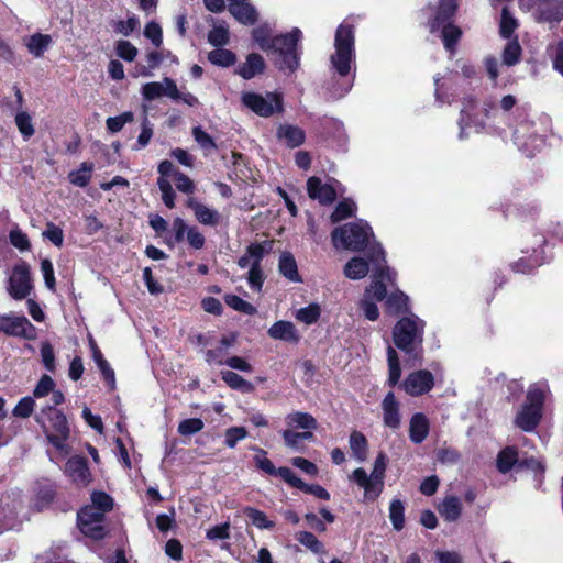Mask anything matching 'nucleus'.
Returning a JSON list of instances; mask_svg holds the SVG:
<instances>
[{"label": "nucleus", "instance_id": "1", "mask_svg": "<svg viewBox=\"0 0 563 563\" xmlns=\"http://www.w3.org/2000/svg\"><path fill=\"white\" fill-rule=\"evenodd\" d=\"M252 38L263 52L278 54L276 65L279 70L291 74L298 69L302 38L300 29L292 27L290 32L273 36L267 25H260L252 30Z\"/></svg>", "mask_w": 563, "mask_h": 563}, {"label": "nucleus", "instance_id": "2", "mask_svg": "<svg viewBox=\"0 0 563 563\" xmlns=\"http://www.w3.org/2000/svg\"><path fill=\"white\" fill-rule=\"evenodd\" d=\"M334 48L330 57L331 66L340 77H346L352 66H356L355 25L347 19L335 31Z\"/></svg>", "mask_w": 563, "mask_h": 563}, {"label": "nucleus", "instance_id": "3", "mask_svg": "<svg viewBox=\"0 0 563 563\" xmlns=\"http://www.w3.org/2000/svg\"><path fill=\"white\" fill-rule=\"evenodd\" d=\"M426 322L413 313L401 317L393 328L396 347L413 358L421 357Z\"/></svg>", "mask_w": 563, "mask_h": 563}, {"label": "nucleus", "instance_id": "4", "mask_svg": "<svg viewBox=\"0 0 563 563\" xmlns=\"http://www.w3.org/2000/svg\"><path fill=\"white\" fill-rule=\"evenodd\" d=\"M48 443L63 451L70 437V428L65 413L54 406H44L34 417Z\"/></svg>", "mask_w": 563, "mask_h": 563}, {"label": "nucleus", "instance_id": "5", "mask_svg": "<svg viewBox=\"0 0 563 563\" xmlns=\"http://www.w3.org/2000/svg\"><path fill=\"white\" fill-rule=\"evenodd\" d=\"M387 468V456L379 452L374 461L371 475H367L363 467L355 468L350 479L364 489V498L367 500L377 499L384 490V481Z\"/></svg>", "mask_w": 563, "mask_h": 563}, {"label": "nucleus", "instance_id": "6", "mask_svg": "<svg viewBox=\"0 0 563 563\" xmlns=\"http://www.w3.org/2000/svg\"><path fill=\"white\" fill-rule=\"evenodd\" d=\"M373 235L372 228L367 223L351 222L333 229L331 239L335 249L353 252L364 251Z\"/></svg>", "mask_w": 563, "mask_h": 563}, {"label": "nucleus", "instance_id": "7", "mask_svg": "<svg viewBox=\"0 0 563 563\" xmlns=\"http://www.w3.org/2000/svg\"><path fill=\"white\" fill-rule=\"evenodd\" d=\"M545 402V394L538 386H530L525 402L515 417V424L525 432H532L539 426Z\"/></svg>", "mask_w": 563, "mask_h": 563}, {"label": "nucleus", "instance_id": "8", "mask_svg": "<svg viewBox=\"0 0 563 563\" xmlns=\"http://www.w3.org/2000/svg\"><path fill=\"white\" fill-rule=\"evenodd\" d=\"M104 518L106 515L95 506L85 505L77 511V527L85 537L100 541L108 536V529L101 525Z\"/></svg>", "mask_w": 563, "mask_h": 563}, {"label": "nucleus", "instance_id": "9", "mask_svg": "<svg viewBox=\"0 0 563 563\" xmlns=\"http://www.w3.org/2000/svg\"><path fill=\"white\" fill-rule=\"evenodd\" d=\"M242 102L260 117L269 118L275 113L284 111L283 97L276 92H267L262 96L256 92H245L242 96Z\"/></svg>", "mask_w": 563, "mask_h": 563}, {"label": "nucleus", "instance_id": "10", "mask_svg": "<svg viewBox=\"0 0 563 563\" xmlns=\"http://www.w3.org/2000/svg\"><path fill=\"white\" fill-rule=\"evenodd\" d=\"M8 284L7 289L12 299H26L33 290L30 265L26 262L15 264Z\"/></svg>", "mask_w": 563, "mask_h": 563}, {"label": "nucleus", "instance_id": "11", "mask_svg": "<svg viewBox=\"0 0 563 563\" xmlns=\"http://www.w3.org/2000/svg\"><path fill=\"white\" fill-rule=\"evenodd\" d=\"M0 332L25 340H34L36 338V328L25 316L1 314Z\"/></svg>", "mask_w": 563, "mask_h": 563}, {"label": "nucleus", "instance_id": "12", "mask_svg": "<svg viewBox=\"0 0 563 563\" xmlns=\"http://www.w3.org/2000/svg\"><path fill=\"white\" fill-rule=\"evenodd\" d=\"M534 238L537 246L532 247V253L511 263L510 267L515 273L530 274L544 263L543 247L547 244V239L542 234H536Z\"/></svg>", "mask_w": 563, "mask_h": 563}, {"label": "nucleus", "instance_id": "13", "mask_svg": "<svg viewBox=\"0 0 563 563\" xmlns=\"http://www.w3.org/2000/svg\"><path fill=\"white\" fill-rule=\"evenodd\" d=\"M65 474L78 487H87L92 482L88 460L82 455H73L67 460Z\"/></svg>", "mask_w": 563, "mask_h": 563}, {"label": "nucleus", "instance_id": "14", "mask_svg": "<svg viewBox=\"0 0 563 563\" xmlns=\"http://www.w3.org/2000/svg\"><path fill=\"white\" fill-rule=\"evenodd\" d=\"M433 386L434 376L428 369H419L410 373L401 384L404 390L413 397L429 393Z\"/></svg>", "mask_w": 563, "mask_h": 563}, {"label": "nucleus", "instance_id": "15", "mask_svg": "<svg viewBox=\"0 0 563 563\" xmlns=\"http://www.w3.org/2000/svg\"><path fill=\"white\" fill-rule=\"evenodd\" d=\"M273 240L250 243L244 254L238 260V266L240 268H246L247 266L262 267V261L273 251Z\"/></svg>", "mask_w": 563, "mask_h": 563}, {"label": "nucleus", "instance_id": "16", "mask_svg": "<svg viewBox=\"0 0 563 563\" xmlns=\"http://www.w3.org/2000/svg\"><path fill=\"white\" fill-rule=\"evenodd\" d=\"M251 449L257 452V454L254 456V463L258 470L271 476H280L285 483L288 485L290 484L295 473L289 467H276L274 463L266 456L267 452L262 448L253 445Z\"/></svg>", "mask_w": 563, "mask_h": 563}, {"label": "nucleus", "instance_id": "17", "mask_svg": "<svg viewBox=\"0 0 563 563\" xmlns=\"http://www.w3.org/2000/svg\"><path fill=\"white\" fill-rule=\"evenodd\" d=\"M307 194L310 199L318 200L322 206L332 205L336 200V190L332 185L323 184L317 176L307 180Z\"/></svg>", "mask_w": 563, "mask_h": 563}, {"label": "nucleus", "instance_id": "18", "mask_svg": "<svg viewBox=\"0 0 563 563\" xmlns=\"http://www.w3.org/2000/svg\"><path fill=\"white\" fill-rule=\"evenodd\" d=\"M457 8V0H439L433 16L428 21L429 31L434 33L440 30L442 25L452 23Z\"/></svg>", "mask_w": 563, "mask_h": 563}, {"label": "nucleus", "instance_id": "19", "mask_svg": "<svg viewBox=\"0 0 563 563\" xmlns=\"http://www.w3.org/2000/svg\"><path fill=\"white\" fill-rule=\"evenodd\" d=\"M539 23H560L563 20V0H547L541 2L536 12Z\"/></svg>", "mask_w": 563, "mask_h": 563}, {"label": "nucleus", "instance_id": "20", "mask_svg": "<svg viewBox=\"0 0 563 563\" xmlns=\"http://www.w3.org/2000/svg\"><path fill=\"white\" fill-rule=\"evenodd\" d=\"M88 343H89V347H90V351L92 354V358H93L96 365L98 366L104 382L111 389H114V387H115L114 371L111 368L108 361L103 357L101 350L99 349L97 342L90 334L88 336Z\"/></svg>", "mask_w": 563, "mask_h": 563}, {"label": "nucleus", "instance_id": "21", "mask_svg": "<svg viewBox=\"0 0 563 563\" xmlns=\"http://www.w3.org/2000/svg\"><path fill=\"white\" fill-rule=\"evenodd\" d=\"M430 432V421L423 412H416L409 421V439L415 444L422 443Z\"/></svg>", "mask_w": 563, "mask_h": 563}, {"label": "nucleus", "instance_id": "22", "mask_svg": "<svg viewBox=\"0 0 563 563\" xmlns=\"http://www.w3.org/2000/svg\"><path fill=\"white\" fill-rule=\"evenodd\" d=\"M266 68L265 60L258 53H251L246 56V60L240 64L235 69V74L241 76L245 80H250L257 75L264 73Z\"/></svg>", "mask_w": 563, "mask_h": 563}, {"label": "nucleus", "instance_id": "23", "mask_svg": "<svg viewBox=\"0 0 563 563\" xmlns=\"http://www.w3.org/2000/svg\"><path fill=\"white\" fill-rule=\"evenodd\" d=\"M384 424L391 429L400 427L399 402L396 400L395 394L388 391L382 402Z\"/></svg>", "mask_w": 563, "mask_h": 563}, {"label": "nucleus", "instance_id": "24", "mask_svg": "<svg viewBox=\"0 0 563 563\" xmlns=\"http://www.w3.org/2000/svg\"><path fill=\"white\" fill-rule=\"evenodd\" d=\"M186 206L194 211L199 223L210 227H217L220 223V214L218 211L210 209L194 198H189Z\"/></svg>", "mask_w": 563, "mask_h": 563}, {"label": "nucleus", "instance_id": "25", "mask_svg": "<svg viewBox=\"0 0 563 563\" xmlns=\"http://www.w3.org/2000/svg\"><path fill=\"white\" fill-rule=\"evenodd\" d=\"M269 338L285 342L297 343L299 335L295 324L290 321L279 320L273 323L267 331Z\"/></svg>", "mask_w": 563, "mask_h": 563}, {"label": "nucleus", "instance_id": "26", "mask_svg": "<svg viewBox=\"0 0 563 563\" xmlns=\"http://www.w3.org/2000/svg\"><path fill=\"white\" fill-rule=\"evenodd\" d=\"M276 136L279 140H284L286 145L290 148L298 147L306 141L305 131L292 124H280L277 129Z\"/></svg>", "mask_w": 563, "mask_h": 563}, {"label": "nucleus", "instance_id": "27", "mask_svg": "<svg viewBox=\"0 0 563 563\" xmlns=\"http://www.w3.org/2000/svg\"><path fill=\"white\" fill-rule=\"evenodd\" d=\"M57 495V486L55 483L45 482L38 484L34 496V508L37 511H43L48 508L55 500Z\"/></svg>", "mask_w": 563, "mask_h": 563}, {"label": "nucleus", "instance_id": "28", "mask_svg": "<svg viewBox=\"0 0 563 563\" xmlns=\"http://www.w3.org/2000/svg\"><path fill=\"white\" fill-rule=\"evenodd\" d=\"M519 450L515 445H507L501 449L496 457V467L499 473L507 474L517 467Z\"/></svg>", "mask_w": 563, "mask_h": 563}, {"label": "nucleus", "instance_id": "29", "mask_svg": "<svg viewBox=\"0 0 563 563\" xmlns=\"http://www.w3.org/2000/svg\"><path fill=\"white\" fill-rule=\"evenodd\" d=\"M385 310L390 316H400L409 312V297L400 290L391 292L385 300Z\"/></svg>", "mask_w": 563, "mask_h": 563}, {"label": "nucleus", "instance_id": "30", "mask_svg": "<svg viewBox=\"0 0 563 563\" xmlns=\"http://www.w3.org/2000/svg\"><path fill=\"white\" fill-rule=\"evenodd\" d=\"M279 273L292 283H302L297 262L290 252H283L278 261Z\"/></svg>", "mask_w": 563, "mask_h": 563}, {"label": "nucleus", "instance_id": "31", "mask_svg": "<svg viewBox=\"0 0 563 563\" xmlns=\"http://www.w3.org/2000/svg\"><path fill=\"white\" fill-rule=\"evenodd\" d=\"M439 512L445 521L454 522L462 515V504L456 496H446L439 506Z\"/></svg>", "mask_w": 563, "mask_h": 563}, {"label": "nucleus", "instance_id": "32", "mask_svg": "<svg viewBox=\"0 0 563 563\" xmlns=\"http://www.w3.org/2000/svg\"><path fill=\"white\" fill-rule=\"evenodd\" d=\"M369 272L368 261L354 256L344 266V275L352 280L364 278Z\"/></svg>", "mask_w": 563, "mask_h": 563}, {"label": "nucleus", "instance_id": "33", "mask_svg": "<svg viewBox=\"0 0 563 563\" xmlns=\"http://www.w3.org/2000/svg\"><path fill=\"white\" fill-rule=\"evenodd\" d=\"M386 268H379L372 280L371 285L366 287L364 296L375 299L376 301H383L387 298V287L383 282Z\"/></svg>", "mask_w": 563, "mask_h": 563}, {"label": "nucleus", "instance_id": "34", "mask_svg": "<svg viewBox=\"0 0 563 563\" xmlns=\"http://www.w3.org/2000/svg\"><path fill=\"white\" fill-rule=\"evenodd\" d=\"M221 378L230 388L234 390H239L244 394H251L255 390V387L251 382L244 379L241 375L233 371H222Z\"/></svg>", "mask_w": 563, "mask_h": 563}, {"label": "nucleus", "instance_id": "35", "mask_svg": "<svg viewBox=\"0 0 563 563\" xmlns=\"http://www.w3.org/2000/svg\"><path fill=\"white\" fill-rule=\"evenodd\" d=\"M441 27L444 48L450 53H455L456 46L463 35L461 27L453 23H448Z\"/></svg>", "mask_w": 563, "mask_h": 563}, {"label": "nucleus", "instance_id": "36", "mask_svg": "<svg viewBox=\"0 0 563 563\" xmlns=\"http://www.w3.org/2000/svg\"><path fill=\"white\" fill-rule=\"evenodd\" d=\"M52 44V37L48 34L35 33L26 41V47L34 57H42Z\"/></svg>", "mask_w": 563, "mask_h": 563}, {"label": "nucleus", "instance_id": "37", "mask_svg": "<svg viewBox=\"0 0 563 563\" xmlns=\"http://www.w3.org/2000/svg\"><path fill=\"white\" fill-rule=\"evenodd\" d=\"M289 486L297 488L306 494L313 495L314 497L322 500H329L331 497L330 493L323 486L319 484H307L296 474L291 478Z\"/></svg>", "mask_w": 563, "mask_h": 563}, {"label": "nucleus", "instance_id": "38", "mask_svg": "<svg viewBox=\"0 0 563 563\" xmlns=\"http://www.w3.org/2000/svg\"><path fill=\"white\" fill-rule=\"evenodd\" d=\"M349 442L354 457L360 462L365 461L368 452V441L366 437L362 432L354 430L350 434Z\"/></svg>", "mask_w": 563, "mask_h": 563}, {"label": "nucleus", "instance_id": "39", "mask_svg": "<svg viewBox=\"0 0 563 563\" xmlns=\"http://www.w3.org/2000/svg\"><path fill=\"white\" fill-rule=\"evenodd\" d=\"M229 12L242 24L244 25H253L257 21V12L253 5H251L247 0L242 4L229 10Z\"/></svg>", "mask_w": 563, "mask_h": 563}, {"label": "nucleus", "instance_id": "40", "mask_svg": "<svg viewBox=\"0 0 563 563\" xmlns=\"http://www.w3.org/2000/svg\"><path fill=\"white\" fill-rule=\"evenodd\" d=\"M208 60L219 67H230L236 63V55L230 49L217 47L208 53Z\"/></svg>", "mask_w": 563, "mask_h": 563}, {"label": "nucleus", "instance_id": "41", "mask_svg": "<svg viewBox=\"0 0 563 563\" xmlns=\"http://www.w3.org/2000/svg\"><path fill=\"white\" fill-rule=\"evenodd\" d=\"M95 165L91 162H84L80 164L79 169L71 170L68 174V180L70 184L78 187H86L90 183L91 173L93 172Z\"/></svg>", "mask_w": 563, "mask_h": 563}, {"label": "nucleus", "instance_id": "42", "mask_svg": "<svg viewBox=\"0 0 563 563\" xmlns=\"http://www.w3.org/2000/svg\"><path fill=\"white\" fill-rule=\"evenodd\" d=\"M242 512L249 518L251 523L258 529H272L275 527V522L269 520L263 510L252 506H245Z\"/></svg>", "mask_w": 563, "mask_h": 563}, {"label": "nucleus", "instance_id": "43", "mask_svg": "<svg viewBox=\"0 0 563 563\" xmlns=\"http://www.w3.org/2000/svg\"><path fill=\"white\" fill-rule=\"evenodd\" d=\"M387 362L389 372L387 383L390 387H395L400 380L401 367L398 354L391 346L387 349Z\"/></svg>", "mask_w": 563, "mask_h": 563}, {"label": "nucleus", "instance_id": "44", "mask_svg": "<svg viewBox=\"0 0 563 563\" xmlns=\"http://www.w3.org/2000/svg\"><path fill=\"white\" fill-rule=\"evenodd\" d=\"M287 424L290 427H297L306 430H316L318 422L316 418L308 412H294L287 416Z\"/></svg>", "mask_w": 563, "mask_h": 563}, {"label": "nucleus", "instance_id": "45", "mask_svg": "<svg viewBox=\"0 0 563 563\" xmlns=\"http://www.w3.org/2000/svg\"><path fill=\"white\" fill-rule=\"evenodd\" d=\"M356 205L351 199L341 200L330 216V220L332 223L341 222L347 218H351L355 214Z\"/></svg>", "mask_w": 563, "mask_h": 563}, {"label": "nucleus", "instance_id": "46", "mask_svg": "<svg viewBox=\"0 0 563 563\" xmlns=\"http://www.w3.org/2000/svg\"><path fill=\"white\" fill-rule=\"evenodd\" d=\"M389 519L396 531H401L405 527V504L399 498H394L389 505Z\"/></svg>", "mask_w": 563, "mask_h": 563}, {"label": "nucleus", "instance_id": "47", "mask_svg": "<svg viewBox=\"0 0 563 563\" xmlns=\"http://www.w3.org/2000/svg\"><path fill=\"white\" fill-rule=\"evenodd\" d=\"M223 300L225 305H228L233 310L242 312L247 316H253L257 311L252 303L245 301L244 299L234 294H225L223 296Z\"/></svg>", "mask_w": 563, "mask_h": 563}, {"label": "nucleus", "instance_id": "48", "mask_svg": "<svg viewBox=\"0 0 563 563\" xmlns=\"http://www.w3.org/2000/svg\"><path fill=\"white\" fill-rule=\"evenodd\" d=\"M295 539L314 554L324 552L323 543L310 531H299L295 534Z\"/></svg>", "mask_w": 563, "mask_h": 563}, {"label": "nucleus", "instance_id": "49", "mask_svg": "<svg viewBox=\"0 0 563 563\" xmlns=\"http://www.w3.org/2000/svg\"><path fill=\"white\" fill-rule=\"evenodd\" d=\"M477 101L473 96L465 97L463 99V108L460 113L459 124L461 128L460 136L462 137L464 129L473 123L472 111L476 108Z\"/></svg>", "mask_w": 563, "mask_h": 563}, {"label": "nucleus", "instance_id": "50", "mask_svg": "<svg viewBox=\"0 0 563 563\" xmlns=\"http://www.w3.org/2000/svg\"><path fill=\"white\" fill-rule=\"evenodd\" d=\"M90 498L91 504L89 505L95 506V509H98L104 515L113 509V498L103 490H93Z\"/></svg>", "mask_w": 563, "mask_h": 563}, {"label": "nucleus", "instance_id": "51", "mask_svg": "<svg viewBox=\"0 0 563 563\" xmlns=\"http://www.w3.org/2000/svg\"><path fill=\"white\" fill-rule=\"evenodd\" d=\"M522 54V48L518 42V40L510 41L506 44L501 57L503 63L507 66H514L519 63Z\"/></svg>", "mask_w": 563, "mask_h": 563}, {"label": "nucleus", "instance_id": "52", "mask_svg": "<svg viewBox=\"0 0 563 563\" xmlns=\"http://www.w3.org/2000/svg\"><path fill=\"white\" fill-rule=\"evenodd\" d=\"M189 228L190 227H188L184 219L179 217L175 218L172 224L173 235L166 239V244L173 249L176 243L183 242Z\"/></svg>", "mask_w": 563, "mask_h": 563}, {"label": "nucleus", "instance_id": "53", "mask_svg": "<svg viewBox=\"0 0 563 563\" xmlns=\"http://www.w3.org/2000/svg\"><path fill=\"white\" fill-rule=\"evenodd\" d=\"M230 41V33L227 26L216 25L208 33V42L214 47H223Z\"/></svg>", "mask_w": 563, "mask_h": 563}, {"label": "nucleus", "instance_id": "54", "mask_svg": "<svg viewBox=\"0 0 563 563\" xmlns=\"http://www.w3.org/2000/svg\"><path fill=\"white\" fill-rule=\"evenodd\" d=\"M518 27L517 20L510 14L507 8L501 11V19L499 25V34L503 38H510Z\"/></svg>", "mask_w": 563, "mask_h": 563}, {"label": "nucleus", "instance_id": "55", "mask_svg": "<svg viewBox=\"0 0 563 563\" xmlns=\"http://www.w3.org/2000/svg\"><path fill=\"white\" fill-rule=\"evenodd\" d=\"M15 124L24 140H29L34 135L35 129L32 123V118L27 112H19L15 115Z\"/></svg>", "mask_w": 563, "mask_h": 563}, {"label": "nucleus", "instance_id": "56", "mask_svg": "<svg viewBox=\"0 0 563 563\" xmlns=\"http://www.w3.org/2000/svg\"><path fill=\"white\" fill-rule=\"evenodd\" d=\"M320 314L321 309L319 305L310 303L307 307L299 309L296 318L306 324H313L319 320Z\"/></svg>", "mask_w": 563, "mask_h": 563}, {"label": "nucleus", "instance_id": "57", "mask_svg": "<svg viewBox=\"0 0 563 563\" xmlns=\"http://www.w3.org/2000/svg\"><path fill=\"white\" fill-rule=\"evenodd\" d=\"M35 408V400L31 396L21 398L12 410V415L16 418H30Z\"/></svg>", "mask_w": 563, "mask_h": 563}, {"label": "nucleus", "instance_id": "58", "mask_svg": "<svg viewBox=\"0 0 563 563\" xmlns=\"http://www.w3.org/2000/svg\"><path fill=\"white\" fill-rule=\"evenodd\" d=\"M247 434L245 427H230L224 432V444L229 449H234L238 442L245 439Z\"/></svg>", "mask_w": 563, "mask_h": 563}, {"label": "nucleus", "instance_id": "59", "mask_svg": "<svg viewBox=\"0 0 563 563\" xmlns=\"http://www.w3.org/2000/svg\"><path fill=\"white\" fill-rule=\"evenodd\" d=\"M117 55L125 62H133L137 56V48L129 41L120 40L115 44Z\"/></svg>", "mask_w": 563, "mask_h": 563}, {"label": "nucleus", "instance_id": "60", "mask_svg": "<svg viewBox=\"0 0 563 563\" xmlns=\"http://www.w3.org/2000/svg\"><path fill=\"white\" fill-rule=\"evenodd\" d=\"M133 113L130 111L123 112L120 115L117 117H110L106 121L107 129L111 133H118L120 132L125 123L133 121Z\"/></svg>", "mask_w": 563, "mask_h": 563}, {"label": "nucleus", "instance_id": "61", "mask_svg": "<svg viewBox=\"0 0 563 563\" xmlns=\"http://www.w3.org/2000/svg\"><path fill=\"white\" fill-rule=\"evenodd\" d=\"M157 186L162 192V200H163L164 205L167 208L173 209L175 207L176 194L172 187V184L169 183L168 179L158 178Z\"/></svg>", "mask_w": 563, "mask_h": 563}, {"label": "nucleus", "instance_id": "62", "mask_svg": "<svg viewBox=\"0 0 563 563\" xmlns=\"http://www.w3.org/2000/svg\"><path fill=\"white\" fill-rule=\"evenodd\" d=\"M205 424L200 418H189L179 422L178 432L181 435H191L200 432Z\"/></svg>", "mask_w": 563, "mask_h": 563}, {"label": "nucleus", "instance_id": "63", "mask_svg": "<svg viewBox=\"0 0 563 563\" xmlns=\"http://www.w3.org/2000/svg\"><path fill=\"white\" fill-rule=\"evenodd\" d=\"M140 26V20L135 15L129 16L125 21L119 20L114 23V32L130 36Z\"/></svg>", "mask_w": 563, "mask_h": 563}, {"label": "nucleus", "instance_id": "64", "mask_svg": "<svg viewBox=\"0 0 563 563\" xmlns=\"http://www.w3.org/2000/svg\"><path fill=\"white\" fill-rule=\"evenodd\" d=\"M144 36L148 38L155 47H159L163 44V31L161 25L155 21L146 23Z\"/></svg>", "mask_w": 563, "mask_h": 563}]
</instances>
